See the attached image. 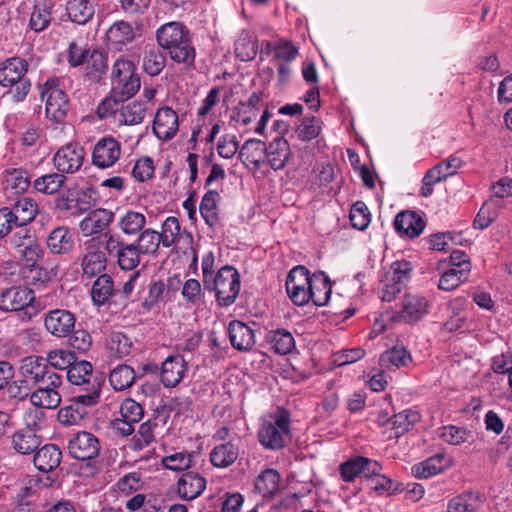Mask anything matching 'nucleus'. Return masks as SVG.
I'll list each match as a JSON object with an SVG mask.
<instances>
[{
    "mask_svg": "<svg viewBox=\"0 0 512 512\" xmlns=\"http://www.w3.org/2000/svg\"><path fill=\"white\" fill-rule=\"evenodd\" d=\"M156 39L171 60L187 67L194 65L196 51L190 30L183 23L173 21L163 24L156 31Z\"/></svg>",
    "mask_w": 512,
    "mask_h": 512,
    "instance_id": "nucleus-1",
    "label": "nucleus"
},
{
    "mask_svg": "<svg viewBox=\"0 0 512 512\" xmlns=\"http://www.w3.org/2000/svg\"><path fill=\"white\" fill-rule=\"evenodd\" d=\"M67 448L73 458L81 461L73 464L75 474L83 478L94 477L97 467L91 460L97 457L100 451L98 438L90 432L81 431L69 439Z\"/></svg>",
    "mask_w": 512,
    "mask_h": 512,
    "instance_id": "nucleus-2",
    "label": "nucleus"
},
{
    "mask_svg": "<svg viewBox=\"0 0 512 512\" xmlns=\"http://www.w3.org/2000/svg\"><path fill=\"white\" fill-rule=\"evenodd\" d=\"M290 434V413L278 408L263 419L257 432L260 444L268 450L282 449Z\"/></svg>",
    "mask_w": 512,
    "mask_h": 512,
    "instance_id": "nucleus-3",
    "label": "nucleus"
},
{
    "mask_svg": "<svg viewBox=\"0 0 512 512\" xmlns=\"http://www.w3.org/2000/svg\"><path fill=\"white\" fill-rule=\"evenodd\" d=\"M112 92L122 100L134 96L140 89L141 80L137 68L129 58L119 57L111 69Z\"/></svg>",
    "mask_w": 512,
    "mask_h": 512,
    "instance_id": "nucleus-4",
    "label": "nucleus"
},
{
    "mask_svg": "<svg viewBox=\"0 0 512 512\" xmlns=\"http://www.w3.org/2000/svg\"><path fill=\"white\" fill-rule=\"evenodd\" d=\"M39 90L41 99L45 101L46 118L57 124L64 122L70 103L60 79L48 78L39 86Z\"/></svg>",
    "mask_w": 512,
    "mask_h": 512,
    "instance_id": "nucleus-5",
    "label": "nucleus"
},
{
    "mask_svg": "<svg viewBox=\"0 0 512 512\" xmlns=\"http://www.w3.org/2000/svg\"><path fill=\"white\" fill-rule=\"evenodd\" d=\"M28 62L20 57L7 59L0 67V84L4 87H15L11 90L15 102L23 101L31 88V82L25 78Z\"/></svg>",
    "mask_w": 512,
    "mask_h": 512,
    "instance_id": "nucleus-6",
    "label": "nucleus"
},
{
    "mask_svg": "<svg viewBox=\"0 0 512 512\" xmlns=\"http://www.w3.org/2000/svg\"><path fill=\"white\" fill-rule=\"evenodd\" d=\"M67 379L72 385L81 386L80 400L88 404H97L100 398L101 381L93 375L92 364L88 361H76L67 370Z\"/></svg>",
    "mask_w": 512,
    "mask_h": 512,
    "instance_id": "nucleus-7",
    "label": "nucleus"
},
{
    "mask_svg": "<svg viewBox=\"0 0 512 512\" xmlns=\"http://www.w3.org/2000/svg\"><path fill=\"white\" fill-rule=\"evenodd\" d=\"M34 300L35 293L29 287H10L0 294V310L19 312L21 320L28 321L37 314V310L33 306Z\"/></svg>",
    "mask_w": 512,
    "mask_h": 512,
    "instance_id": "nucleus-8",
    "label": "nucleus"
},
{
    "mask_svg": "<svg viewBox=\"0 0 512 512\" xmlns=\"http://www.w3.org/2000/svg\"><path fill=\"white\" fill-rule=\"evenodd\" d=\"M215 291L217 302L220 306L232 305L240 291V275L232 266L222 267L215 275L210 288Z\"/></svg>",
    "mask_w": 512,
    "mask_h": 512,
    "instance_id": "nucleus-9",
    "label": "nucleus"
},
{
    "mask_svg": "<svg viewBox=\"0 0 512 512\" xmlns=\"http://www.w3.org/2000/svg\"><path fill=\"white\" fill-rule=\"evenodd\" d=\"M105 251L116 259L118 266L125 271L135 269L141 261V253L134 243H125L119 235L106 234Z\"/></svg>",
    "mask_w": 512,
    "mask_h": 512,
    "instance_id": "nucleus-10",
    "label": "nucleus"
},
{
    "mask_svg": "<svg viewBox=\"0 0 512 512\" xmlns=\"http://www.w3.org/2000/svg\"><path fill=\"white\" fill-rule=\"evenodd\" d=\"M20 376L27 380L30 385H43L45 382L55 383L58 373L49 367L44 357L30 355L24 357L20 362Z\"/></svg>",
    "mask_w": 512,
    "mask_h": 512,
    "instance_id": "nucleus-11",
    "label": "nucleus"
},
{
    "mask_svg": "<svg viewBox=\"0 0 512 512\" xmlns=\"http://www.w3.org/2000/svg\"><path fill=\"white\" fill-rule=\"evenodd\" d=\"M310 283V272L304 266H296L290 270L286 279V291L295 305L304 306L310 301Z\"/></svg>",
    "mask_w": 512,
    "mask_h": 512,
    "instance_id": "nucleus-12",
    "label": "nucleus"
},
{
    "mask_svg": "<svg viewBox=\"0 0 512 512\" xmlns=\"http://www.w3.org/2000/svg\"><path fill=\"white\" fill-rule=\"evenodd\" d=\"M43 417L44 413L38 410L27 414L25 420L29 429L15 432L11 439L12 447L17 453L26 455L37 450L40 445V439L35 434V429L37 421L42 420Z\"/></svg>",
    "mask_w": 512,
    "mask_h": 512,
    "instance_id": "nucleus-13",
    "label": "nucleus"
},
{
    "mask_svg": "<svg viewBox=\"0 0 512 512\" xmlns=\"http://www.w3.org/2000/svg\"><path fill=\"white\" fill-rule=\"evenodd\" d=\"M429 306V301L424 296L407 294L402 300L401 310L391 314L386 310V315L389 314L391 322L415 323L428 313Z\"/></svg>",
    "mask_w": 512,
    "mask_h": 512,
    "instance_id": "nucleus-14",
    "label": "nucleus"
},
{
    "mask_svg": "<svg viewBox=\"0 0 512 512\" xmlns=\"http://www.w3.org/2000/svg\"><path fill=\"white\" fill-rule=\"evenodd\" d=\"M122 147L120 142L112 136L100 138L93 147L91 153L92 164L99 169L112 167L121 157Z\"/></svg>",
    "mask_w": 512,
    "mask_h": 512,
    "instance_id": "nucleus-15",
    "label": "nucleus"
},
{
    "mask_svg": "<svg viewBox=\"0 0 512 512\" xmlns=\"http://www.w3.org/2000/svg\"><path fill=\"white\" fill-rule=\"evenodd\" d=\"M85 150L78 143H68L57 150L53 164L61 174L77 172L83 165Z\"/></svg>",
    "mask_w": 512,
    "mask_h": 512,
    "instance_id": "nucleus-16",
    "label": "nucleus"
},
{
    "mask_svg": "<svg viewBox=\"0 0 512 512\" xmlns=\"http://www.w3.org/2000/svg\"><path fill=\"white\" fill-rule=\"evenodd\" d=\"M381 470L382 466L379 462L362 456L351 458L340 465L343 480L369 479L379 475Z\"/></svg>",
    "mask_w": 512,
    "mask_h": 512,
    "instance_id": "nucleus-17",
    "label": "nucleus"
},
{
    "mask_svg": "<svg viewBox=\"0 0 512 512\" xmlns=\"http://www.w3.org/2000/svg\"><path fill=\"white\" fill-rule=\"evenodd\" d=\"M76 318L66 309H54L44 317L45 329L53 336L63 338L69 336L75 328Z\"/></svg>",
    "mask_w": 512,
    "mask_h": 512,
    "instance_id": "nucleus-18",
    "label": "nucleus"
},
{
    "mask_svg": "<svg viewBox=\"0 0 512 512\" xmlns=\"http://www.w3.org/2000/svg\"><path fill=\"white\" fill-rule=\"evenodd\" d=\"M390 277H386V301L394 299L411 278L412 265L407 260L395 261L390 265Z\"/></svg>",
    "mask_w": 512,
    "mask_h": 512,
    "instance_id": "nucleus-19",
    "label": "nucleus"
},
{
    "mask_svg": "<svg viewBox=\"0 0 512 512\" xmlns=\"http://www.w3.org/2000/svg\"><path fill=\"white\" fill-rule=\"evenodd\" d=\"M179 129L176 112L170 107L159 108L155 114L152 131L162 141L171 140Z\"/></svg>",
    "mask_w": 512,
    "mask_h": 512,
    "instance_id": "nucleus-20",
    "label": "nucleus"
},
{
    "mask_svg": "<svg viewBox=\"0 0 512 512\" xmlns=\"http://www.w3.org/2000/svg\"><path fill=\"white\" fill-rule=\"evenodd\" d=\"M188 371L187 362L182 355H170L162 363L160 381L167 388L176 387Z\"/></svg>",
    "mask_w": 512,
    "mask_h": 512,
    "instance_id": "nucleus-21",
    "label": "nucleus"
},
{
    "mask_svg": "<svg viewBox=\"0 0 512 512\" xmlns=\"http://www.w3.org/2000/svg\"><path fill=\"white\" fill-rule=\"evenodd\" d=\"M62 384V376L58 375L55 383L45 382L43 385L36 386L37 389L31 393L30 401L32 405L39 408L55 409L61 403V395L58 388Z\"/></svg>",
    "mask_w": 512,
    "mask_h": 512,
    "instance_id": "nucleus-22",
    "label": "nucleus"
},
{
    "mask_svg": "<svg viewBox=\"0 0 512 512\" xmlns=\"http://www.w3.org/2000/svg\"><path fill=\"white\" fill-rule=\"evenodd\" d=\"M111 210L98 208L91 211L79 224L84 236H94L107 230L114 220Z\"/></svg>",
    "mask_w": 512,
    "mask_h": 512,
    "instance_id": "nucleus-23",
    "label": "nucleus"
},
{
    "mask_svg": "<svg viewBox=\"0 0 512 512\" xmlns=\"http://www.w3.org/2000/svg\"><path fill=\"white\" fill-rule=\"evenodd\" d=\"M291 156L290 144L283 137H276L265 145L266 162L275 171L284 169Z\"/></svg>",
    "mask_w": 512,
    "mask_h": 512,
    "instance_id": "nucleus-24",
    "label": "nucleus"
},
{
    "mask_svg": "<svg viewBox=\"0 0 512 512\" xmlns=\"http://www.w3.org/2000/svg\"><path fill=\"white\" fill-rule=\"evenodd\" d=\"M228 335L233 348L239 351H249L255 344L254 330L242 321H231L228 326Z\"/></svg>",
    "mask_w": 512,
    "mask_h": 512,
    "instance_id": "nucleus-25",
    "label": "nucleus"
},
{
    "mask_svg": "<svg viewBox=\"0 0 512 512\" xmlns=\"http://www.w3.org/2000/svg\"><path fill=\"white\" fill-rule=\"evenodd\" d=\"M108 72V55L100 49H92V53L84 65V78L90 83H100Z\"/></svg>",
    "mask_w": 512,
    "mask_h": 512,
    "instance_id": "nucleus-26",
    "label": "nucleus"
},
{
    "mask_svg": "<svg viewBox=\"0 0 512 512\" xmlns=\"http://www.w3.org/2000/svg\"><path fill=\"white\" fill-rule=\"evenodd\" d=\"M46 244L51 253L64 255L73 250L75 241L68 227L58 226L48 234Z\"/></svg>",
    "mask_w": 512,
    "mask_h": 512,
    "instance_id": "nucleus-27",
    "label": "nucleus"
},
{
    "mask_svg": "<svg viewBox=\"0 0 512 512\" xmlns=\"http://www.w3.org/2000/svg\"><path fill=\"white\" fill-rule=\"evenodd\" d=\"M395 230L409 238L419 236L425 228L424 220L413 211L400 212L394 220Z\"/></svg>",
    "mask_w": 512,
    "mask_h": 512,
    "instance_id": "nucleus-28",
    "label": "nucleus"
},
{
    "mask_svg": "<svg viewBox=\"0 0 512 512\" xmlns=\"http://www.w3.org/2000/svg\"><path fill=\"white\" fill-rule=\"evenodd\" d=\"M311 301L316 306H324L328 303L332 293V283L328 276L322 272H316L311 275L310 283Z\"/></svg>",
    "mask_w": 512,
    "mask_h": 512,
    "instance_id": "nucleus-29",
    "label": "nucleus"
},
{
    "mask_svg": "<svg viewBox=\"0 0 512 512\" xmlns=\"http://www.w3.org/2000/svg\"><path fill=\"white\" fill-rule=\"evenodd\" d=\"M450 465L449 457L443 454H436L428 459L415 464L411 471L415 478H424L435 476L445 470Z\"/></svg>",
    "mask_w": 512,
    "mask_h": 512,
    "instance_id": "nucleus-30",
    "label": "nucleus"
},
{
    "mask_svg": "<svg viewBox=\"0 0 512 512\" xmlns=\"http://www.w3.org/2000/svg\"><path fill=\"white\" fill-rule=\"evenodd\" d=\"M79 395L73 396L68 406L61 408L58 412V420L65 426H73L79 424L87 414V407L94 404H88L81 401Z\"/></svg>",
    "mask_w": 512,
    "mask_h": 512,
    "instance_id": "nucleus-31",
    "label": "nucleus"
},
{
    "mask_svg": "<svg viewBox=\"0 0 512 512\" xmlns=\"http://www.w3.org/2000/svg\"><path fill=\"white\" fill-rule=\"evenodd\" d=\"M61 456L62 453L56 445L47 444L36 451L34 465L39 471L47 473L59 466Z\"/></svg>",
    "mask_w": 512,
    "mask_h": 512,
    "instance_id": "nucleus-32",
    "label": "nucleus"
},
{
    "mask_svg": "<svg viewBox=\"0 0 512 512\" xmlns=\"http://www.w3.org/2000/svg\"><path fill=\"white\" fill-rule=\"evenodd\" d=\"M82 275L93 278L102 275L107 266V257L101 250H92L85 253L81 258Z\"/></svg>",
    "mask_w": 512,
    "mask_h": 512,
    "instance_id": "nucleus-33",
    "label": "nucleus"
},
{
    "mask_svg": "<svg viewBox=\"0 0 512 512\" xmlns=\"http://www.w3.org/2000/svg\"><path fill=\"white\" fill-rule=\"evenodd\" d=\"M146 223L147 218L143 213L129 209L119 217L117 226L124 235L133 237L145 229Z\"/></svg>",
    "mask_w": 512,
    "mask_h": 512,
    "instance_id": "nucleus-34",
    "label": "nucleus"
},
{
    "mask_svg": "<svg viewBox=\"0 0 512 512\" xmlns=\"http://www.w3.org/2000/svg\"><path fill=\"white\" fill-rule=\"evenodd\" d=\"M257 37L248 30H242L234 45L236 57L241 61L253 60L258 53Z\"/></svg>",
    "mask_w": 512,
    "mask_h": 512,
    "instance_id": "nucleus-35",
    "label": "nucleus"
},
{
    "mask_svg": "<svg viewBox=\"0 0 512 512\" xmlns=\"http://www.w3.org/2000/svg\"><path fill=\"white\" fill-rule=\"evenodd\" d=\"M238 455V446L233 442V440H229L212 449L210 453V461L215 467L225 468L233 464Z\"/></svg>",
    "mask_w": 512,
    "mask_h": 512,
    "instance_id": "nucleus-36",
    "label": "nucleus"
},
{
    "mask_svg": "<svg viewBox=\"0 0 512 512\" xmlns=\"http://www.w3.org/2000/svg\"><path fill=\"white\" fill-rule=\"evenodd\" d=\"M13 220L17 227H23L29 224L37 214L36 202L27 197L18 199L10 209Z\"/></svg>",
    "mask_w": 512,
    "mask_h": 512,
    "instance_id": "nucleus-37",
    "label": "nucleus"
},
{
    "mask_svg": "<svg viewBox=\"0 0 512 512\" xmlns=\"http://www.w3.org/2000/svg\"><path fill=\"white\" fill-rule=\"evenodd\" d=\"M420 420L418 412L413 410H404L395 414L391 419L386 421L391 425L389 438H398Z\"/></svg>",
    "mask_w": 512,
    "mask_h": 512,
    "instance_id": "nucleus-38",
    "label": "nucleus"
},
{
    "mask_svg": "<svg viewBox=\"0 0 512 512\" xmlns=\"http://www.w3.org/2000/svg\"><path fill=\"white\" fill-rule=\"evenodd\" d=\"M114 282L110 275L102 274L97 277L91 288V299L96 306L106 304L114 294Z\"/></svg>",
    "mask_w": 512,
    "mask_h": 512,
    "instance_id": "nucleus-39",
    "label": "nucleus"
},
{
    "mask_svg": "<svg viewBox=\"0 0 512 512\" xmlns=\"http://www.w3.org/2000/svg\"><path fill=\"white\" fill-rule=\"evenodd\" d=\"M134 38V30L130 23L126 21L115 22L106 32L108 43L115 48L131 42Z\"/></svg>",
    "mask_w": 512,
    "mask_h": 512,
    "instance_id": "nucleus-40",
    "label": "nucleus"
},
{
    "mask_svg": "<svg viewBox=\"0 0 512 512\" xmlns=\"http://www.w3.org/2000/svg\"><path fill=\"white\" fill-rule=\"evenodd\" d=\"M69 19L77 24H86L94 15V5L90 0H69L66 5Z\"/></svg>",
    "mask_w": 512,
    "mask_h": 512,
    "instance_id": "nucleus-41",
    "label": "nucleus"
},
{
    "mask_svg": "<svg viewBox=\"0 0 512 512\" xmlns=\"http://www.w3.org/2000/svg\"><path fill=\"white\" fill-rule=\"evenodd\" d=\"M387 340L394 343L390 336L386 337V369L392 370L407 367L412 361L410 353L403 345L393 344L390 346Z\"/></svg>",
    "mask_w": 512,
    "mask_h": 512,
    "instance_id": "nucleus-42",
    "label": "nucleus"
},
{
    "mask_svg": "<svg viewBox=\"0 0 512 512\" xmlns=\"http://www.w3.org/2000/svg\"><path fill=\"white\" fill-rule=\"evenodd\" d=\"M220 199L219 193L215 190H208L200 203L199 211L207 225L213 227L217 224L218 206L217 203Z\"/></svg>",
    "mask_w": 512,
    "mask_h": 512,
    "instance_id": "nucleus-43",
    "label": "nucleus"
},
{
    "mask_svg": "<svg viewBox=\"0 0 512 512\" xmlns=\"http://www.w3.org/2000/svg\"><path fill=\"white\" fill-rule=\"evenodd\" d=\"M137 239L133 242L141 255H155L158 252L161 242V237L158 231L152 228L142 230Z\"/></svg>",
    "mask_w": 512,
    "mask_h": 512,
    "instance_id": "nucleus-44",
    "label": "nucleus"
},
{
    "mask_svg": "<svg viewBox=\"0 0 512 512\" xmlns=\"http://www.w3.org/2000/svg\"><path fill=\"white\" fill-rule=\"evenodd\" d=\"M267 340L271 344L272 349L280 355L289 354L295 347L293 335L284 329L269 331Z\"/></svg>",
    "mask_w": 512,
    "mask_h": 512,
    "instance_id": "nucleus-45",
    "label": "nucleus"
},
{
    "mask_svg": "<svg viewBox=\"0 0 512 512\" xmlns=\"http://www.w3.org/2000/svg\"><path fill=\"white\" fill-rule=\"evenodd\" d=\"M30 186V180L27 171L21 169H13L7 171L4 180V189L6 193L22 194Z\"/></svg>",
    "mask_w": 512,
    "mask_h": 512,
    "instance_id": "nucleus-46",
    "label": "nucleus"
},
{
    "mask_svg": "<svg viewBox=\"0 0 512 512\" xmlns=\"http://www.w3.org/2000/svg\"><path fill=\"white\" fill-rule=\"evenodd\" d=\"M135 379L134 369L125 364L118 365L109 374L110 384L116 391H122L131 387Z\"/></svg>",
    "mask_w": 512,
    "mask_h": 512,
    "instance_id": "nucleus-47",
    "label": "nucleus"
},
{
    "mask_svg": "<svg viewBox=\"0 0 512 512\" xmlns=\"http://www.w3.org/2000/svg\"><path fill=\"white\" fill-rule=\"evenodd\" d=\"M66 177L60 172L42 175L34 180V189L42 194L51 195L57 193L64 185Z\"/></svg>",
    "mask_w": 512,
    "mask_h": 512,
    "instance_id": "nucleus-48",
    "label": "nucleus"
},
{
    "mask_svg": "<svg viewBox=\"0 0 512 512\" xmlns=\"http://www.w3.org/2000/svg\"><path fill=\"white\" fill-rule=\"evenodd\" d=\"M145 114L144 103L134 101L121 106L117 119L120 124L137 125L143 121Z\"/></svg>",
    "mask_w": 512,
    "mask_h": 512,
    "instance_id": "nucleus-49",
    "label": "nucleus"
},
{
    "mask_svg": "<svg viewBox=\"0 0 512 512\" xmlns=\"http://www.w3.org/2000/svg\"><path fill=\"white\" fill-rule=\"evenodd\" d=\"M166 64L165 55L155 47L145 49L143 53V69L150 76L159 75Z\"/></svg>",
    "mask_w": 512,
    "mask_h": 512,
    "instance_id": "nucleus-50",
    "label": "nucleus"
},
{
    "mask_svg": "<svg viewBox=\"0 0 512 512\" xmlns=\"http://www.w3.org/2000/svg\"><path fill=\"white\" fill-rule=\"evenodd\" d=\"M263 154L265 155V143L258 139H249L240 148L239 158L243 163L259 166Z\"/></svg>",
    "mask_w": 512,
    "mask_h": 512,
    "instance_id": "nucleus-51",
    "label": "nucleus"
},
{
    "mask_svg": "<svg viewBox=\"0 0 512 512\" xmlns=\"http://www.w3.org/2000/svg\"><path fill=\"white\" fill-rule=\"evenodd\" d=\"M181 226L178 218L169 216L162 223L161 232L158 235L161 237L162 246L169 248L178 243L180 239Z\"/></svg>",
    "mask_w": 512,
    "mask_h": 512,
    "instance_id": "nucleus-52",
    "label": "nucleus"
},
{
    "mask_svg": "<svg viewBox=\"0 0 512 512\" xmlns=\"http://www.w3.org/2000/svg\"><path fill=\"white\" fill-rule=\"evenodd\" d=\"M158 427L157 419H148L139 427L138 436L132 438V447L141 450L155 441V429Z\"/></svg>",
    "mask_w": 512,
    "mask_h": 512,
    "instance_id": "nucleus-53",
    "label": "nucleus"
},
{
    "mask_svg": "<svg viewBox=\"0 0 512 512\" xmlns=\"http://www.w3.org/2000/svg\"><path fill=\"white\" fill-rule=\"evenodd\" d=\"M106 346L116 358H123L131 352L132 342L122 332H112L107 339Z\"/></svg>",
    "mask_w": 512,
    "mask_h": 512,
    "instance_id": "nucleus-54",
    "label": "nucleus"
},
{
    "mask_svg": "<svg viewBox=\"0 0 512 512\" xmlns=\"http://www.w3.org/2000/svg\"><path fill=\"white\" fill-rule=\"evenodd\" d=\"M194 453L177 452L162 458V464L165 468L181 472L188 470L192 466Z\"/></svg>",
    "mask_w": 512,
    "mask_h": 512,
    "instance_id": "nucleus-55",
    "label": "nucleus"
},
{
    "mask_svg": "<svg viewBox=\"0 0 512 512\" xmlns=\"http://www.w3.org/2000/svg\"><path fill=\"white\" fill-rule=\"evenodd\" d=\"M51 369H69L76 360L73 352L63 349L53 350L48 352L47 357L44 358Z\"/></svg>",
    "mask_w": 512,
    "mask_h": 512,
    "instance_id": "nucleus-56",
    "label": "nucleus"
},
{
    "mask_svg": "<svg viewBox=\"0 0 512 512\" xmlns=\"http://www.w3.org/2000/svg\"><path fill=\"white\" fill-rule=\"evenodd\" d=\"M92 53L87 45H80L77 42H71L67 49V61L70 67H84L86 61Z\"/></svg>",
    "mask_w": 512,
    "mask_h": 512,
    "instance_id": "nucleus-57",
    "label": "nucleus"
},
{
    "mask_svg": "<svg viewBox=\"0 0 512 512\" xmlns=\"http://www.w3.org/2000/svg\"><path fill=\"white\" fill-rule=\"evenodd\" d=\"M461 163L462 161L460 158L450 156L447 160L435 165L426 173H433L435 171L433 179L439 183L447 177L454 175L456 170L461 166Z\"/></svg>",
    "mask_w": 512,
    "mask_h": 512,
    "instance_id": "nucleus-58",
    "label": "nucleus"
},
{
    "mask_svg": "<svg viewBox=\"0 0 512 512\" xmlns=\"http://www.w3.org/2000/svg\"><path fill=\"white\" fill-rule=\"evenodd\" d=\"M467 278V270L461 271L451 268L441 275L438 283V288L444 291H452L456 289Z\"/></svg>",
    "mask_w": 512,
    "mask_h": 512,
    "instance_id": "nucleus-59",
    "label": "nucleus"
},
{
    "mask_svg": "<svg viewBox=\"0 0 512 512\" xmlns=\"http://www.w3.org/2000/svg\"><path fill=\"white\" fill-rule=\"evenodd\" d=\"M350 221L351 225L358 230H364L368 226L370 213L363 202L358 201L353 204L350 210Z\"/></svg>",
    "mask_w": 512,
    "mask_h": 512,
    "instance_id": "nucleus-60",
    "label": "nucleus"
},
{
    "mask_svg": "<svg viewBox=\"0 0 512 512\" xmlns=\"http://www.w3.org/2000/svg\"><path fill=\"white\" fill-rule=\"evenodd\" d=\"M321 121L316 117L305 118L297 129L299 139L310 141L318 137L321 132Z\"/></svg>",
    "mask_w": 512,
    "mask_h": 512,
    "instance_id": "nucleus-61",
    "label": "nucleus"
},
{
    "mask_svg": "<svg viewBox=\"0 0 512 512\" xmlns=\"http://www.w3.org/2000/svg\"><path fill=\"white\" fill-rule=\"evenodd\" d=\"M27 265L34 266L41 258L43 250L36 239H28L25 247L16 252Z\"/></svg>",
    "mask_w": 512,
    "mask_h": 512,
    "instance_id": "nucleus-62",
    "label": "nucleus"
},
{
    "mask_svg": "<svg viewBox=\"0 0 512 512\" xmlns=\"http://www.w3.org/2000/svg\"><path fill=\"white\" fill-rule=\"evenodd\" d=\"M144 416L142 406L131 398L125 399L120 406V417L138 423Z\"/></svg>",
    "mask_w": 512,
    "mask_h": 512,
    "instance_id": "nucleus-63",
    "label": "nucleus"
},
{
    "mask_svg": "<svg viewBox=\"0 0 512 512\" xmlns=\"http://www.w3.org/2000/svg\"><path fill=\"white\" fill-rule=\"evenodd\" d=\"M239 142L236 135L225 134L221 136L217 143V152L220 157L231 159L239 149Z\"/></svg>",
    "mask_w": 512,
    "mask_h": 512,
    "instance_id": "nucleus-64",
    "label": "nucleus"
}]
</instances>
